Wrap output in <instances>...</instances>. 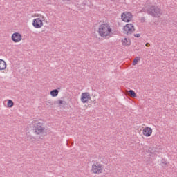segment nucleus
<instances>
[{
  "label": "nucleus",
  "instance_id": "aec40b11",
  "mask_svg": "<svg viewBox=\"0 0 177 177\" xmlns=\"http://www.w3.org/2000/svg\"><path fill=\"white\" fill-rule=\"evenodd\" d=\"M134 37H136V38H139L140 37V34H136L134 35Z\"/></svg>",
  "mask_w": 177,
  "mask_h": 177
},
{
  "label": "nucleus",
  "instance_id": "423d86ee",
  "mask_svg": "<svg viewBox=\"0 0 177 177\" xmlns=\"http://www.w3.org/2000/svg\"><path fill=\"white\" fill-rule=\"evenodd\" d=\"M132 13H131L130 12H123L121 15V19L122 21H125L126 23H129V21L132 20Z\"/></svg>",
  "mask_w": 177,
  "mask_h": 177
},
{
  "label": "nucleus",
  "instance_id": "20e7f679",
  "mask_svg": "<svg viewBox=\"0 0 177 177\" xmlns=\"http://www.w3.org/2000/svg\"><path fill=\"white\" fill-rule=\"evenodd\" d=\"M91 172L93 174H102L103 172V165L100 164L99 162H96V164H93L91 167Z\"/></svg>",
  "mask_w": 177,
  "mask_h": 177
},
{
  "label": "nucleus",
  "instance_id": "f257e3e1",
  "mask_svg": "<svg viewBox=\"0 0 177 177\" xmlns=\"http://www.w3.org/2000/svg\"><path fill=\"white\" fill-rule=\"evenodd\" d=\"M98 34L101 38H110L113 35V29L110 24H102L98 28Z\"/></svg>",
  "mask_w": 177,
  "mask_h": 177
},
{
  "label": "nucleus",
  "instance_id": "4be33fe9",
  "mask_svg": "<svg viewBox=\"0 0 177 177\" xmlns=\"http://www.w3.org/2000/svg\"><path fill=\"white\" fill-rule=\"evenodd\" d=\"M71 0H62V2H70Z\"/></svg>",
  "mask_w": 177,
  "mask_h": 177
},
{
  "label": "nucleus",
  "instance_id": "6e6552de",
  "mask_svg": "<svg viewBox=\"0 0 177 177\" xmlns=\"http://www.w3.org/2000/svg\"><path fill=\"white\" fill-rule=\"evenodd\" d=\"M88 100H91V94L88 92L82 93L81 102L82 103H88Z\"/></svg>",
  "mask_w": 177,
  "mask_h": 177
},
{
  "label": "nucleus",
  "instance_id": "dca6fc26",
  "mask_svg": "<svg viewBox=\"0 0 177 177\" xmlns=\"http://www.w3.org/2000/svg\"><path fill=\"white\" fill-rule=\"evenodd\" d=\"M161 165L163 168H167L168 167V163L165 159L162 160Z\"/></svg>",
  "mask_w": 177,
  "mask_h": 177
},
{
  "label": "nucleus",
  "instance_id": "6ab92c4d",
  "mask_svg": "<svg viewBox=\"0 0 177 177\" xmlns=\"http://www.w3.org/2000/svg\"><path fill=\"white\" fill-rule=\"evenodd\" d=\"M27 139H28V140H32V139H34V137H32L31 136H28Z\"/></svg>",
  "mask_w": 177,
  "mask_h": 177
},
{
  "label": "nucleus",
  "instance_id": "4468645a",
  "mask_svg": "<svg viewBox=\"0 0 177 177\" xmlns=\"http://www.w3.org/2000/svg\"><path fill=\"white\" fill-rule=\"evenodd\" d=\"M127 95H130L131 97H137L136 93L133 90L127 91Z\"/></svg>",
  "mask_w": 177,
  "mask_h": 177
},
{
  "label": "nucleus",
  "instance_id": "1a4fd4ad",
  "mask_svg": "<svg viewBox=\"0 0 177 177\" xmlns=\"http://www.w3.org/2000/svg\"><path fill=\"white\" fill-rule=\"evenodd\" d=\"M11 39L13 41V42H20L21 39V35L19 32H15L12 34Z\"/></svg>",
  "mask_w": 177,
  "mask_h": 177
},
{
  "label": "nucleus",
  "instance_id": "f8f14e48",
  "mask_svg": "<svg viewBox=\"0 0 177 177\" xmlns=\"http://www.w3.org/2000/svg\"><path fill=\"white\" fill-rule=\"evenodd\" d=\"M50 94L51 95V96L53 97H56V96H57V95H59V90H57V89L52 90L50 92Z\"/></svg>",
  "mask_w": 177,
  "mask_h": 177
},
{
  "label": "nucleus",
  "instance_id": "9b49d317",
  "mask_svg": "<svg viewBox=\"0 0 177 177\" xmlns=\"http://www.w3.org/2000/svg\"><path fill=\"white\" fill-rule=\"evenodd\" d=\"M5 68H6V62L3 59H0V70H5Z\"/></svg>",
  "mask_w": 177,
  "mask_h": 177
},
{
  "label": "nucleus",
  "instance_id": "ddd939ff",
  "mask_svg": "<svg viewBox=\"0 0 177 177\" xmlns=\"http://www.w3.org/2000/svg\"><path fill=\"white\" fill-rule=\"evenodd\" d=\"M122 45H124L125 46H129V45H131V40H129V39L124 38L122 40Z\"/></svg>",
  "mask_w": 177,
  "mask_h": 177
},
{
  "label": "nucleus",
  "instance_id": "f03ea898",
  "mask_svg": "<svg viewBox=\"0 0 177 177\" xmlns=\"http://www.w3.org/2000/svg\"><path fill=\"white\" fill-rule=\"evenodd\" d=\"M147 13L151 16H153V17H160V16L162 15V12H161V9H160L158 6H156L148 7L147 8Z\"/></svg>",
  "mask_w": 177,
  "mask_h": 177
},
{
  "label": "nucleus",
  "instance_id": "5701e85b",
  "mask_svg": "<svg viewBox=\"0 0 177 177\" xmlns=\"http://www.w3.org/2000/svg\"><path fill=\"white\" fill-rule=\"evenodd\" d=\"M141 20H142V21H145V17H142V18L141 19Z\"/></svg>",
  "mask_w": 177,
  "mask_h": 177
},
{
  "label": "nucleus",
  "instance_id": "393cba45",
  "mask_svg": "<svg viewBox=\"0 0 177 177\" xmlns=\"http://www.w3.org/2000/svg\"><path fill=\"white\" fill-rule=\"evenodd\" d=\"M40 139H43V138H41V137H40Z\"/></svg>",
  "mask_w": 177,
  "mask_h": 177
},
{
  "label": "nucleus",
  "instance_id": "0eeeda50",
  "mask_svg": "<svg viewBox=\"0 0 177 177\" xmlns=\"http://www.w3.org/2000/svg\"><path fill=\"white\" fill-rule=\"evenodd\" d=\"M32 26L35 28H41L44 26V22L39 18H36L33 20Z\"/></svg>",
  "mask_w": 177,
  "mask_h": 177
},
{
  "label": "nucleus",
  "instance_id": "412c9836",
  "mask_svg": "<svg viewBox=\"0 0 177 177\" xmlns=\"http://www.w3.org/2000/svg\"><path fill=\"white\" fill-rule=\"evenodd\" d=\"M145 46L149 48L150 46V43H146Z\"/></svg>",
  "mask_w": 177,
  "mask_h": 177
},
{
  "label": "nucleus",
  "instance_id": "a211bd4d",
  "mask_svg": "<svg viewBox=\"0 0 177 177\" xmlns=\"http://www.w3.org/2000/svg\"><path fill=\"white\" fill-rule=\"evenodd\" d=\"M139 60H140V58L139 57H136L133 61V66H136V64H138V62H139Z\"/></svg>",
  "mask_w": 177,
  "mask_h": 177
},
{
  "label": "nucleus",
  "instance_id": "f3484780",
  "mask_svg": "<svg viewBox=\"0 0 177 177\" xmlns=\"http://www.w3.org/2000/svg\"><path fill=\"white\" fill-rule=\"evenodd\" d=\"M8 107L12 108L13 106H15V103L12 100H8L7 103Z\"/></svg>",
  "mask_w": 177,
  "mask_h": 177
},
{
  "label": "nucleus",
  "instance_id": "2eb2a0df",
  "mask_svg": "<svg viewBox=\"0 0 177 177\" xmlns=\"http://www.w3.org/2000/svg\"><path fill=\"white\" fill-rule=\"evenodd\" d=\"M56 104H58V106H62V104L66 106V104H67V102H66V101L59 100L56 102Z\"/></svg>",
  "mask_w": 177,
  "mask_h": 177
},
{
  "label": "nucleus",
  "instance_id": "b1692460",
  "mask_svg": "<svg viewBox=\"0 0 177 177\" xmlns=\"http://www.w3.org/2000/svg\"><path fill=\"white\" fill-rule=\"evenodd\" d=\"M87 1H88V0H85V1H84V2H85V3H84V5H86Z\"/></svg>",
  "mask_w": 177,
  "mask_h": 177
},
{
  "label": "nucleus",
  "instance_id": "9d476101",
  "mask_svg": "<svg viewBox=\"0 0 177 177\" xmlns=\"http://www.w3.org/2000/svg\"><path fill=\"white\" fill-rule=\"evenodd\" d=\"M142 132H143L144 136L149 137V136H151V133H153V129H151V128H150V127H145L143 129Z\"/></svg>",
  "mask_w": 177,
  "mask_h": 177
},
{
  "label": "nucleus",
  "instance_id": "39448f33",
  "mask_svg": "<svg viewBox=\"0 0 177 177\" xmlns=\"http://www.w3.org/2000/svg\"><path fill=\"white\" fill-rule=\"evenodd\" d=\"M124 33L127 34V35H132V32L135 31V27L133 26V24H127L123 28Z\"/></svg>",
  "mask_w": 177,
  "mask_h": 177
},
{
  "label": "nucleus",
  "instance_id": "7ed1b4c3",
  "mask_svg": "<svg viewBox=\"0 0 177 177\" xmlns=\"http://www.w3.org/2000/svg\"><path fill=\"white\" fill-rule=\"evenodd\" d=\"M33 125L35 133H36V135H41V133H45V127H44V123H41L38 121H35Z\"/></svg>",
  "mask_w": 177,
  "mask_h": 177
}]
</instances>
